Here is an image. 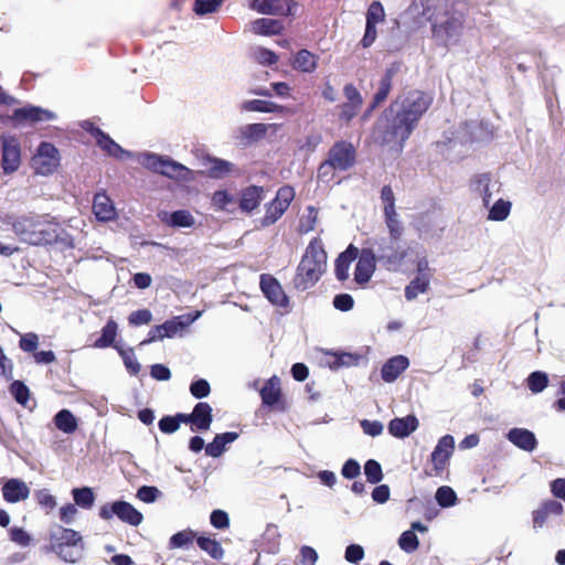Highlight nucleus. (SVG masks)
<instances>
[{
  "label": "nucleus",
  "instance_id": "nucleus-1",
  "mask_svg": "<svg viewBox=\"0 0 565 565\" xmlns=\"http://www.w3.org/2000/svg\"><path fill=\"white\" fill-rule=\"evenodd\" d=\"M431 103L433 97L422 90H411L399 96L385 111L383 140L402 147Z\"/></svg>",
  "mask_w": 565,
  "mask_h": 565
},
{
  "label": "nucleus",
  "instance_id": "nucleus-2",
  "mask_svg": "<svg viewBox=\"0 0 565 565\" xmlns=\"http://www.w3.org/2000/svg\"><path fill=\"white\" fill-rule=\"evenodd\" d=\"M10 227L24 243L41 245L50 243L55 237L53 224L40 217L14 212H0V228Z\"/></svg>",
  "mask_w": 565,
  "mask_h": 565
},
{
  "label": "nucleus",
  "instance_id": "nucleus-3",
  "mask_svg": "<svg viewBox=\"0 0 565 565\" xmlns=\"http://www.w3.org/2000/svg\"><path fill=\"white\" fill-rule=\"evenodd\" d=\"M430 22L431 38L437 45L449 46L456 44L463 31V15L450 9L446 3H438L434 11L427 15Z\"/></svg>",
  "mask_w": 565,
  "mask_h": 565
},
{
  "label": "nucleus",
  "instance_id": "nucleus-4",
  "mask_svg": "<svg viewBox=\"0 0 565 565\" xmlns=\"http://www.w3.org/2000/svg\"><path fill=\"white\" fill-rule=\"evenodd\" d=\"M327 267V254L317 244H310L298 266L296 285L307 289L315 285Z\"/></svg>",
  "mask_w": 565,
  "mask_h": 565
},
{
  "label": "nucleus",
  "instance_id": "nucleus-5",
  "mask_svg": "<svg viewBox=\"0 0 565 565\" xmlns=\"http://www.w3.org/2000/svg\"><path fill=\"white\" fill-rule=\"evenodd\" d=\"M50 543L51 551L65 562L75 563L82 557V536L74 530L54 526L50 533Z\"/></svg>",
  "mask_w": 565,
  "mask_h": 565
},
{
  "label": "nucleus",
  "instance_id": "nucleus-6",
  "mask_svg": "<svg viewBox=\"0 0 565 565\" xmlns=\"http://www.w3.org/2000/svg\"><path fill=\"white\" fill-rule=\"evenodd\" d=\"M138 161L145 168L177 181H193L195 173L189 168L154 153H141Z\"/></svg>",
  "mask_w": 565,
  "mask_h": 565
},
{
  "label": "nucleus",
  "instance_id": "nucleus-7",
  "mask_svg": "<svg viewBox=\"0 0 565 565\" xmlns=\"http://www.w3.org/2000/svg\"><path fill=\"white\" fill-rule=\"evenodd\" d=\"M355 162V150L351 143L338 142L335 143L330 152L329 159L323 162L319 170L318 177L324 181H329L332 178V170H348Z\"/></svg>",
  "mask_w": 565,
  "mask_h": 565
},
{
  "label": "nucleus",
  "instance_id": "nucleus-8",
  "mask_svg": "<svg viewBox=\"0 0 565 565\" xmlns=\"http://www.w3.org/2000/svg\"><path fill=\"white\" fill-rule=\"evenodd\" d=\"M457 497H412L407 501L406 511L411 515H422L427 520L434 519L439 509L457 504Z\"/></svg>",
  "mask_w": 565,
  "mask_h": 565
},
{
  "label": "nucleus",
  "instance_id": "nucleus-9",
  "mask_svg": "<svg viewBox=\"0 0 565 565\" xmlns=\"http://www.w3.org/2000/svg\"><path fill=\"white\" fill-rule=\"evenodd\" d=\"M295 198V190L291 186H282L277 191L275 199L266 205L265 215L260 223L269 226L276 223L286 212Z\"/></svg>",
  "mask_w": 565,
  "mask_h": 565
},
{
  "label": "nucleus",
  "instance_id": "nucleus-10",
  "mask_svg": "<svg viewBox=\"0 0 565 565\" xmlns=\"http://www.w3.org/2000/svg\"><path fill=\"white\" fill-rule=\"evenodd\" d=\"M381 202L388 233L393 239H398L403 233V224L395 209V195L391 186L382 188Z\"/></svg>",
  "mask_w": 565,
  "mask_h": 565
},
{
  "label": "nucleus",
  "instance_id": "nucleus-11",
  "mask_svg": "<svg viewBox=\"0 0 565 565\" xmlns=\"http://www.w3.org/2000/svg\"><path fill=\"white\" fill-rule=\"evenodd\" d=\"M60 164L57 149L49 142H42L34 157L32 158V167L38 174L49 175L53 173Z\"/></svg>",
  "mask_w": 565,
  "mask_h": 565
},
{
  "label": "nucleus",
  "instance_id": "nucleus-12",
  "mask_svg": "<svg viewBox=\"0 0 565 565\" xmlns=\"http://www.w3.org/2000/svg\"><path fill=\"white\" fill-rule=\"evenodd\" d=\"M2 148V169L4 173L9 174L17 171L21 164V147L19 140L9 135L1 137Z\"/></svg>",
  "mask_w": 565,
  "mask_h": 565
},
{
  "label": "nucleus",
  "instance_id": "nucleus-13",
  "mask_svg": "<svg viewBox=\"0 0 565 565\" xmlns=\"http://www.w3.org/2000/svg\"><path fill=\"white\" fill-rule=\"evenodd\" d=\"M250 8L262 14L286 15L295 14V0H253Z\"/></svg>",
  "mask_w": 565,
  "mask_h": 565
},
{
  "label": "nucleus",
  "instance_id": "nucleus-14",
  "mask_svg": "<svg viewBox=\"0 0 565 565\" xmlns=\"http://www.w3.org/2000/svg\"><path fill=\"white\" fill-rule=\"evenodd\" d=\"M211 209L216 213L233 214L237 209V193L235 189L220 188L210 195Z\"/></svg>",
  "mask_w": 565,
  "mask_h": 565
},
{
  "label": "nucleus",
  "instance_id": "nucleus-15",
  "mask_svg": "<svg viewBox=\"0 0 565 565\" xmlns=\"http://www.w3.org/2000/svg\"><path fill=\"white\" fill-rule=\"evenodd\" d=\"M347 102L339 106V118L345 122L353 119L360 111L363 105V98L356 87L352 84H347L343 88Z\"/></svg>",
  "mask_w": 565,
  "mask_h": 565
},
{
  "label": "nucleus",
  "instance_id": "nucleus-16",
  "mask_svg": "<svg viewBox=\"0 0 565 565\" xmlns=\"http://www.w3.org/2000/svg\"><path fill=\"white\" fill-rule=\"evenodd\" d=\"M158 220L166 226L172 228H193L196 225L195 216L189 210L159 211Z\"/></svg>",
  "mask_w": 565,
  "mask_h": 565
},
{
  "label": "nucleus",
  "instance_id": "nucleus-17",
  "mask_svg": "<svg viewBox=\"0 0 565 565\" xmlns=\"http://www.w3.org/2000/svg\"><path fill=\"white\" fill-rule=\"evenodd\" d=\"M356 258L358 263L354 269V280L356 284L363 286L372 278L376 268V259L371 249H362Z\"/></svg>",
  "mask_w": 565,
  "mask_h": 565
},
{
  "label": "nucleus",
  "instance_id": "nucleus-18",
  "mask_svg": "<svg viewBox=\"0 0 565 565\" xmlns=\"http://www.w3.org/2000/svg\"><path fill=\"white\" fill-rule=\"evenodd\" d=\"M113 514H116L121 521L131 525H139L143 519L138 510L125 501H117L111 505L110 510L103 508L100 511V515L105 519H109Z\"/></svg>",
  "mask_w": 565,
  "mask_h": 565
},
{
  "label": "nucleus",
  "instance_id": "nucleus-19",
  "mask_svg": "<svg viewBox=\"0 0 565 565\" xmlns=\"http://www.w3.org/2000/svg\"><path fill=\"white\" fill-rule=\"evenodd\" d=\"M455 449V438L451 435L443 436L430 456V461L437 473L441 472L448 463Z\"/></svg>",
  "mask_w": 565,
  "mask_h": 565
},
{
  "label": "nucleus",
  "instance_id": "nucleus-20",
  "mask_svg": "<svg viewBox=\"0 0 565 565\" xmlns=\"http://www.w3.org/2000/svg\"><path fill=\"white\" fill-rule=\"evenodd\" d=\"M260 288L273 305L279 307L287 306L288 298L277 279L268 275H263L260 278Z\"/></svg>",
  "mask_w": 565,
  "mask_h": 565
},
{
  "label": "nucleus",
  "instance_id": "nucleus-21",
  "mask_svg": "<svg viewBox=\"0 0 565 565\" xmlns=\"http://www.w3.org/2000/svg\"><path fill=\"white\" fill-rule=\"evenodd\" d=\"M265 199V191L262 186L249 185L241 191L237 198V206L245 213L256 210Z\"/></svg>",
  "mask_w": 565,
  "mask_h": 565
},
{
  "label": "nucleus",
  "instance_id": "nucleus-22",
  "mask_svg": "<svg viewBox=\"0 0 565 565\" xmlns=\"http://www.w3.org/2000/svg\"><path fill=\"white\" fill-rule=\"evenodd\" d=\"M93 212L96 218L100 222H109L115 220L117 216V211L113 201L103 192L95 194Z\"/></svg>",
  "mask_w": 565,
  "mask_h": 565
},
{
  "label": "nucleus",
  "instance_id": "nucleus-23",
  "mask_svg": "<svg viewBox=\"0 0 565 565\" xmlns=\"http://www.w3.org/2000/svg\"><path fill=\"white\" fill-rule=\"evenodd\" d=\"M419 422L416 416L407 415L396 417L388 424V433L396 438H406L418 428Z\"/></svg>",
  "mask_w": 565,
  "mask_h": 565
},
{
  "label": "nucleus",
  "instance_id": "nucleus-24",
  "mask_svg": "<svg viewBox=\"0 0 565 565\" xmlns=\"http://www.w3.org/2000/svg\"><path fill=\"white\" fill-rule=\"evenodd\" d=\"M409 360L405 355H395L388 359L381 370V375L384 382H394L407 367Z\"/></svg>",
  "mask_w": 565,
  "mask_h": 565
},
{
  "label": "nucleus",
  "instance_id": "nucleus-25",
  "mask_svg": "<svg viewBox=\"0 0 565 565\" xmlns=\"http://www.w3.org/2000/svg\"><path fill=\"white\" fill-rule=\"evenodd\" d=\"M202 316L201 311L188 313L175 317L163 323L164 335L167 338H173L177 334H181L189 326L196 321Z\"/></svg>",
  "mask_w": 565,
  "mask_h": 565
},
{
  "label": "nucleus",
  "instance_id": "nucleus-26",
  "mask_svg": "<svg viewBox=\"0 0 565 565\" xmlns=\"http://www.w3.org/2000/svg\"><path fill=\"white\" fill-rule=\"evenodd\" d=\"M507 438L510 443H512L518 448L524 451H533L536 448V438L535 435L525 428H512Z\"/></svg>",
  "mask_w": 565,
  "mask_h": 565
},
{
  "label": "nucleus",
  "instance_id": "nucleus-27",
  "mask_svg": "<svg viewBox=\"0 0 565 565\" xmlns=\"http://www.w3.org/2000/svg\"><path fill=\"white\" fill-rule=\"evenodd\" d=\"M13 118L17 120H29L32 122L50 121L56 118L55 114L35 106H26L23 108L15 109Z\"/></svg>",
  "mask_w": 565,
  "mask_h": 565
},
{
  "label": "nucleus",
  "instance_id": "nucleus-28",
  "mask_svg": "<svg viewBox=\"0 0 565 565\" xmlns=\"http://www.w3.org/2000/svg\"><path fill=\"white\" fill-rule=\"evenodd\" d=\"M361 360V355L351 352H326L324 363L331 369L349 367L358 365Z\"/></svg>",
  "mask_w": 565,
  "mask_h": 565
},
{
  "label": "nucleus",
  "instance_id": "nucleus-29",
  "mask_svg": "<svg viewBox=\"0 0 565 565\" xmlns=\"http://www.w3.org/2000/svg\"><path fill=\"white\" fill-rule=\"evenodd\" d=\"M359 249L350 245L335 260V276L339 280H347L350 277V266L356 259Z\"/></svg>",
  "mask_w": 565,
  "mask_h": 565
},
{
  "label": "nucleus",
  "instance_id": "nucleus-30",
  "mask_svg": "<svg viewBox=\"0 0 565 565\" xmlns=\"http://www.w3.org/2000/svg\"><path fill=\"white\" fill-rule=\"evenodd\" d=\"M193 427L191 430H209L213 420L212 407L205 402L195 405L193 412Z\"/></svg>",
  "mask_w": 565,
  "mask_h": 565
},
{
  "label": "nucleus",
  "instance_id": "nucleus-31",
  "mask_svg": "<svg viewBox=\"0 0 565 565\" xmlns=\"http://www.w3.org/2000/svg\"><path fill=\"white\" fill-rule=\"evenodd\" d=\"M249 28L253 33L265 36L280 34L284 30L280 21L269 18L256 19L250 23Z\"/></svg>",
  "mask_w": 565,
  "mask_h": 565
},
{
  "label": "nucleus",
  "instance_id": "nucleus-32",
  "mask_svg": "<svg viewBox=\"0 0 565 565\" xmlns=\"http://www.w3.org/2000/svg\"><path fill=\"white\" fill-rule=\"evenodd\" d=\"M237 438L238 434L234 431L218 434L210 444L206 445L205 454L213 458L220 457L225 451L226 445L233 443Z\"/></svg>",
  "mask_w": 565,
  "mask_h": 565
},
{
  "label": "nucleus",
  "instance_id": "nucleus-33",
  "mask_svg": "<svg viewBox=\"0 0 565 565\" xmlns=\"http://www.w3.org/2000/svg\"><path fill=\"white\" fill-rule=\"evenodd\" d=\"M281 394L280 380L277 376L270 377L260 390L263 403L273 406L279 402Z\"/></svg>",
  "mask_w": 565,
  "mask_h": 565
},
{
  "label": "nucleus",
  "instance_id": "nucleus-34",
  "mask_svg": "<svg viewBox=\"0 0 565 565\" xmlns=\"http://www.w3.org/2000/svg\"><path fill=\"white\" fill-rule=\"evenodd\" d=\"M318 65V56L307 50L299 51L292 62L295 70L303 73H312Z\"/></svg>",
  "mask_w": 565,
  "mask_h": 565
},
{
  "label": "nucleus",
  "instance_id": "nucleus-35",
  "mask_svg": "<svg viewBox=\"0 0 565 565\" xmlns=\"http://www.w3.org/2000/svg\"><path fill=\"white\" fill-rule=\"evenodd\" d=\"M430 284V274L417 275L405 288L407 300H414L418 295L428 290Z\"/></svg>",
  "mask_w": 565,
  "mask_h": 565
},
{
  "label": "nucleus",
  "instance_id": "nucleus-36",
  "mask_svg": "<svg viewBox=\"0 0 565 565\" xmlns=\"http://www.w3.org/2000/svg\"><path fill=\"white\" fill-rule=\"evenodd\" d=\"M562 504L557 501L550 500L541 509L534 512L533 523L534 527H541L551 515H558L562 513Z\"/></svg>",
  "mask_w": 565,
  "mask_h": 565
},
{
  "label": "nucleus",
  "instance_id": "nucleus-37",
  "mask_svg": "<svg viewBox=\"0 0 565 565\" xmlns=\"http://www.w3.org/2000/svg\"><path fill=\"white\" fill-rule=\"evenodd\" d=\"M96 141L105 151L108 152V154H110L117 159H125V158L130 157L129 152L124 150L119 145H117L108 136L103 134L97 128H96Z\"/></svg>",
  "mask_w": 565,
  "mask_h": 565
},
{
  "label": "nucleus",
  "instance_id": "nucleus-38",
  "mask_svg": "<svg viewBox=\"0 0 565 565\" xmlns=\"http://www.w3.org/2000/svg\"><path fill=\"white\" fill-rule=\"evenodd\" d=\"M199 547L207 553L213 559L220 561L224 557V550L218 541L210 536L200 535L196 537Z\"/></svg>",
  "mask_w": 565,
  "mask_h": 565
},
{
  "label": "nucleus",
  "instance_id": "nucleus-39",
  "mask_svg": "<svg viewBox=\"0 0 565 565\" xmlns=\"http://www.w3.org/2000/svg\"><path fill=\"white\" fill-rule=\"evenodd\" d=\"M56 428L64 434H72L77 429L78 423L76 417L68 411L62 409L54 416Z\"/></svg>",
  "mask_w": 565,
  "mask_h": 565
},
{
  "label": "nucleus",
  "instance_id": "nucleus-40",
  "mask_svg": "<svg viewBox=\"0 0 565 565\" xmlns=\"http://www.w3.org/2000/svg\"><path fill=\"white\" fill-rule=\"evenodd\" d=\"M196 532L191 529H185L173 534L168 543L170 550L189 548L194 541H196Z\"/></svg>",
  "mask_w": 565,
  "mask_h": 565
},
{
  "label": "nucleus",
  "instance_id": "nucleus-41",
  "mask_svg": "<svg viewBox=\"0 0 565 565\" xmlns=\"http://www.w3.org/2000/svg\"><path fill=\"white\" fill-rule=\"evenodd\" d=\"M118 326L114 320H108L107 323L102 329V335L94 343V348L105 349L114 345L115 339L117 337Z\"/></svg>",
  "mask_w": 565,
  "mask_h": 565
},
{
  "label": "nucleus",
  "instance_id": "nucleus-42",
  "mask_svg": "<svg viewBox=\"0 0 565 565\" xmlns=\"http://www.w3.org/2000/svg\"><path fill=\"white\" fill-rule=\"evenodd\" d=\"M512 209V203L509 200L499 199L489 209L488 220L494 222L505 221Z\"/></svg>",
  "mask_w": 565,
  "mask_h": 565
},
{
  "label": "nucleus",
  "instance_id": "nucleus-43",
  "mask_svg": "<svg viewBox=\"0 0 565 565\" xmlns=\"http://www.w3.org/2000/svg\"><path fill=\"white\" fill-rule=\"evenodd\" d=\"M475 191L482 199L483 205L488 206L492 199V188L494 184L491 182V179L488 174H482L477 177L475 180Z\"/></svg>",
  "mask_w": 565,
  "mask_h": 565
},
{
  "label": "nucleus",
  "instance_id": "nucleus-44",
  "mask_svg": "<svg viewBox=\"0 0 565 565\" xmlns=\"http://www.w3.org/2000/svg\"><path fill=\"white\" fill-rule=\"evenodd\" d=\"M243 109L246 111L281 113L285 110V107L268 100L253 99L245 102Z\"/></svg>",
  "mask_w": 565,
  "mask_h": 565
},
{
  "label": "nucleus",
  "instance_id": "nucleus-45",
  "mask_svg": "<svg viewBox=\"0 0 565 565\" xmlns=\"http://www.w3.org/2000/svg\"><path fill=\"white\" fill-rule=\"evenodd\" d=\"M275 125L250 124L242 128V136L246 141H254L263 138L269 128Z\"/></svg>",
  "mask_w": 565,
  "mask_h": 565
},
{
  "label": "nucleus",
  "instance_id": "nucleus-46",
  "mask_svg": "<svg viewBox=\"0 0 565 565\" xmlns=\"http://www.w3.org/2000/svg\"><path fill=\"white\" fill-rule=\"evenodd\" d=\"M252 55L260 65H273L278 61V55L275 52L263 46L254 47Z\"/></svg>",
  "mask_w": 565,
  "mask_h": 565
},
{
  "label": "nucleus",
  "instance_id": "nucleus-47",
  "mask_svg": "<svg viewBox=\"0 0 565 565\" xmlns=\"http://www.w3.org/2000/svg\"><path fill=\"white\" fill-rule=\"evenodd\" d=\"M548 384L547 374L541 371L531 373L527 377V386L533 393L542 392Z\"/></svg>",
  "mask_w": 565,
  "mask_h": 565
},
{
  "label": "nucleus",
  "instance_id": "nucleus-48",
  "mask_svg": "<svg viewBox=\"0 0 565 565\" xmlns=\"http://www.w3.org/2000/svg\"><path fill=\"white\" fill-rule=\"evenodd\" d=\"M385 19V11L381 2L373 1L366 13V24L377 25Z\"/></svg>",
  "mask_w": 565,
  "mask_h": 565
},
{
  "label": "nucleus",
  "instance_id": "nucleus-49",
  "mask_svg": "<svg viewBox=\"0 0 565 565\" xmlns=\"http://www.w3.org/2000/svg\"><path fill=\"white\" fill-rule=\"evenodd\" d=\"M223 0H195L194 12L199 15H205L217 11Z\"/></svg>",
  "mask_w": 565,
  "mask_h": 565
},
{
  "label": "nucleus",
  "instance_id": "nucleus-50",
  "mask_svg": "<svg viewBox=\"0 0 565 565\" xmlns=\"http://www.w3.org/2000/svg\"><path fill=\"white\" fill-rule=\"evenodd\" d=\"M318 218V210L313 206H308L306 213L300 218L299 228L303 233H308L315 228Z\"/></svg>",
  "mask_w": 565,
  "mask_h": 565
},
{
  "label": "nucleus",
  "instance_id": "nucleus-51",
  "mask_svg": "<svg viewBox=\"0 0 565 565\" xmlns=\"http://www.w3.org/2000/svg\"><path fill=\"white\" fill-rule=\"evenodd\" d=\"M30 489L20 479L8 480L2 488V494H29Z\"/></svg>",
  "mask_w": 565,
  "mask_h": 565
},
{
  "label": "nucleus",
  "instance_id": "nucleus-52",
  "mask_svg": "<svg viewBox=\"0 0 565 565\" xmlns=\"http://www.w3.org/2000/svg\"><path fill=\"white\" fill-rule=\"evenodd\" d=\"M115 348L118 350L119 354L121 355L126 369L134 375L138 374L140 371V364L137 361L132 349L124 350V349L117 348L116 345H115Z\"/></svg>",
  "mask_w": 565,
  "mask_h": 565
},
{
  "label": "nucleus",
  "instance_id": "nucleus-53",
  "mask_svg": "<svg viewBox=\"0 0 565 565\" xmlns=\"http://www.w3.org/2000/svg\"><path fill=\"white\" fill-rule=\"evenodd\" d=\"M364 473L366 476L367 481L371 483L380 482L383 477L381 465L373 459H370L365 462Z\"/></svg>",
  "mask_w": 565,
  "mask_h": 565
},
{
  "label": "nucleus",
  "instance_id": "nucleus-54",
  "mask_svg": "<svg viewBox=\"0 0 565 565\" xmlns=\"http://www.w3.org/2000/svg\"><path fill=\"white\" fill-rule=\"evenodd\" d=\"M391 88H392V77H391V75L387 74L380 82L379 89H377L376 94L374 95L373 107L379 106L381 103H383L386 99V97L390 94Z\"/></svg>",
  "mask_w": 565,
  "mask_h": 565
},
{
  "label": "nucleus",
  "instance_id": "nucleus-55",
  "mask_svg": "<svg viewBox=\"0 0 565 565\" xmlns=\"http://www.w3.org/2000/svg\"><path fill=\"white\" fill-rule=\"evenodd\" d=\"M418 544H419V542H418V539H417L415 532L409 531V530L405 531L398 540L399 547L407 553H412V552L416 551L418 547Z\"/></svg>",
  "mask_w": 565,
  "mask_h": 565
},
{
  "label": "nucleus",
  "instance_id": "nucleus-56",
  "mask_svg": "<svg viewBox=\"0 0 565 565\" xmlns=\"http://www.w3.org/2000/svg\"><path fill=\"white\" fill-rule=\"evenodd\" d=\"M10 393L15 398V401L21 405H25L29 401V388L20 381H14L11 384Z\"/></svg>",
  "mask_w": 565,
  "mask_h": 565
},
{
  "label": "nucleus",
  "instance_id": "nucleus-57",
  "mask_svg": "<svg viewBox=\"0 0 565 565\" xmlns=\"http://www.w3.org/2000/svg\"><path fill=\"white\" fill-rule=\"evenodd\" d=\"M19 347L24 352H35L39 347V335L34 332H28L20 337Z\"/></svg>",
  "mask_w": 565,
  "mask_h": 565
},
{
  "label": "nucleus",
  "instance_id": "nucleus-58",
  "mask_svg": "<svg viewBox=\"0 0 565 565\" xmlns=\"http://www.w3.org/2000/svg\"><path fill=\"white\" fill-rule=\"evenodd\" d=\"M362 430L365 435L371 437L380 436L383 433V424L379 420L363 419L360 423Z\"/></svg>",
  "mask_w": 565,
  "mask_h": 565
},
{
  "label": "nucleus",
  "instance_id": "nucleus-59",
  "mask_svg": "<svg viewBox=\"0 0 565 565\" xmlns=\"http://www.w3.org/2000/svg\"><path fill=\"white\" fill-rule=\"evenodd\" d=\"M344 557L347 562L358 564L364 557V550L361 545L351 544L345 548Z\"/></svg>",
  "mask_w": 565,
  "mask_h": 565
},
{
  "label": "nucleus",
  "instance_id": "nucleus-60",
  "mask_svg": "<svg viewBox=\"0 0 565 565\" xmlns=\"http://www.w3.org/2000/svg\"><path fill=\"white\" fill-rule=\"evenodd\" d=\"M128 320L132 326L148 324L152 320V315L148 309H141L130 313Z\"/></svg>",
  "mask_w": 565,
  "mask_h": 565
},
{
  "label": "nucleus",
  "instance_id": "nucleus-61",
  "mask_svg": "<svg viewBox=\"0 0 565 565\" xmlns=\"http://www.w3.org/2000/svg\"><path fill=\"white\" fill-rule=\"evenodd\" d=\"M333 306L340 311H349L353 308L354 300L349 294H340L334 297Z\"/></svg>",
  "mask_w": 565,
  "mask_h": 565
},
{
  "label": "nucleus",
  "instance_id": "nucleus-62",
  "mask_svg": "<svg viewBox=\"0 0 565 565\" xmlns=\"http://www.w3.org/2000/svg\"><path fill=\"white\" fill-rule=\"evenodd\" d=\"M10 537L20 546H28L32 541L30 534L21 527H12L10 530Z\"/></svg>",
  "mask_w": 565,
  "mask_h": 565
},
{
  "label": "nucleus",
  "instance_id": "nucleus-63",
  "mask_svg": "<svg viewBox=\"0 0 565 565\" xmlns=\"http://www.w3.org/2000/svg\"><path fill=\"white\" fill-rule=\"evenodd\" d=\"M210 384L205 380H198L190 386L191 394L196 398L206 397L210 394Z\"/></svg>",
  "mask_w": 565,
  "mask_h": 565
},
{
  "label": "nucleus",
  "instance_id": "nucleus-64",
  "mask_svg": "<svg viewBox=\"0 0 565 565\" xmlns=\"http://www.w3.org/2000/svg\"><path fill=\"white\" fill-rule=\"evenodd\" d=\"M318 559V553L310 546H302L300 548V565H315Z\"/></svg>",
  "mask_w": 565,
  "mask_h": 565
}]
</instances>
